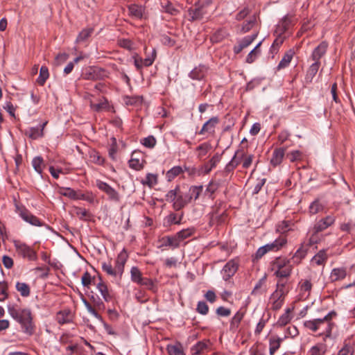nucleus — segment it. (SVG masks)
I'll use <instances>...</instances> for the list:
<instances>
[{
	"label": "nucleus",
	"mask_w": 355,
	"mask_h": 355,
	"mask_svg": "<svg viewBox=\"0 0 355 355\" xmlns=\"http://www.w3.org/2000/svg\"><path fill=\"white\" fill-rule=\"evenodd\" d=\"M7 309L9 315L20 324L21 331L24 334L28 336H33L35 334L36 327L30 309H22L15 304H8Z\"/></svg>",
	"instance_id": "1"
},
{
	"label": "nucleus",
	"mask_w": 355,
	"mask_h": 355,
	"mask_svg": "<svg viewBox=\"0 0 355 355\" xmlns=\"http://www.w3.org/2000/svg\"><path fill=\"white\" fill-rule=\"evenodd\" d=\"M336 315V312L332 311L322 318H317L305 321L304 322V326L313 332H317L318 329H319L322 325H325V333L327 334L326 338H331L332 329L335 327V323L332 322L331 320Z\"/></svg>",
	"instance_id": "2"
},
{
	"label": "nucleus",
	"mask_w": 355,
	"mask_h": 355,
	"mask_svg": "<svg viewBox=\"0 0 355 355\" xmlns=\"http://www.w3.org/2000/svg\"><path fill=\"white\" fill-rule=\"evenodd\" d=\"M128 254L123 249L117 256L115 260L114 267H113L110 262H103L102 270L108 275L114 277H117L121 279L124 272L125 264L127 261Z\"/></svg>",
	"instance_id": "3"
},
{
	"label": "nucleus",
	"mask_w": 355,
	"mask_h": 355,
	"mask_svg": "<svg viewBox=\"0 0 355 355\" xmlns=\"http://www.w3.org/2000/svg\"><path fill=\"white\" fill-rule=\"evenodd\" d=\"M165 197L167 202H173V208L175 211L182 209L191 202V196H188L187 193H182L178 185L168 191Z\"/></svg>",
	"instance_id": "4"
},
{
	"label": "nucleus",
	"mask_w": 355,
	"mask_h": 355,
	"mask_svg": "<svg viewBox=\"0 0 355 355\" xmlns=\"http://www.w3.org/2000/svg\"><path fill=\"white\" fill-rule=\"evenodd\" d=\"M270 269L274 275L279 279L288 278L293 271L291 260L286 257H277L270 262Z\"/></svg>",
	"instance_id": "5"
},
{
	"label": "nucleus",
	"mask_w": 355,
	"mask_h": 355,
	"mask_svg": "<svg viewBox=\"0 0 355 355\" xmlns=\"http://www.w3.org/2000/svg\"><path fill=\"white\" fill-rule=\"evenodd\" d=\"M335 222V217L333 216H327V217L322 218L318 221L313 227V234L311 236L309 241L310 243H317L315 235L333 225Z\"/></svg>",
	"instance_id": "6"
},
{
	"label": "nucleus",
	"mask_w": 355,
	"mask_h": 355,
	"mask_svg": "<svg viewBox=\"0 0 355 355\" xmlns=\"http://www.w3.org/2000/svg\"><path fill=\"white\" fill-rule=\"evenodd\" d=\"M109 72L101 67H89L86 69L85 72L83 73V78L87 80H99L107 78Z\"/></svg>",
	"instance_id": "7"
},
{
	"label": "nucleus",
	"mask_w": 355,
	"mask_h": 355,
	"mask_svg": "<svg viewBox=\"0 0 355 355\" xmlns=\"http://www.w3.org/2000/svg\"><path fill=\"white\" fill-rule=\"evenodd\" d=\"M15 211L26 223L37 227H42L43 225V223L37 217L32 214L24 206L16 203Z\"/></svg>",
	"instance_id": "8"
},
{
	"label": "nucleus",
	"mask_w": 355,
	"mask_h": 355,
	"mask_svg": "<svg viewBox=\"0 0 355 355\" xmlns=\"http://www.w3.org/2000/svg\"><path fill=\"white\" fill-rule=\"evenodd\" d=\"M15 247L17 254L29 261H35L37 258L36 252L29 245L19 241L15 242Z\"/></svg>",
	"instance_id": "9"
},
{
	"label": "nucleus",
	"mask_w": 355,
	"mask_h": 355,
	"mask_svg": "<svg viewBox=\"0 0 355 355\" xmlns=\"http://www.w3.org/2000/svg\"><path fill=\"white\" fill-rule=\"evenodd\" d=\"M96 185L99 190L105 193L107 195L108 199L110 200L114 201L116 202H119V200H120L119 193L114 188H112L110 185H109L107 183L103 182L100 180H97L96 181Z\"/></svg>",
	"instance_id": "10"
},
{
	"label": "nucleus",
	"mask_w": 355,
	"mask_h": 355,
	"mask_svg": "<svg viewBox=\"0 0 355 355\" xmlns=\"http://www.w3.org/2000/svg\"><path fill=\"white\" fill-rule=\"evenodd\" d=\"M239 266V261L237 259H232L227 262L221 270L223 279L227 281L233 277L238 270Z\"/></svg>",
	"instance_id": "11"
},
{
	"label": "nucleus",
	"mask_w": 355,
	"mask_h": 355,
	"mask_svg": "<svg viewBox=\"0 0 355 355\" xmlns=\"http://www.w3.org/2000/svg\"><path fill=\"white\" fill-rule=\"evenodd\" d=\"M206 8L204 5L196 3L188 10L189 20L191 21H200L207 14Z\"/></svg>",
	"instance_id": "12"
},
{
	"label": "nucleus",
	"mask_w": 355,
	"mask_h": 355,
	"mask_svg": "<svg viewBox=\"0 0 355 355\" xmlns=\"http://www.w3.org/2000/svg\"><path fill=\"white\" fill-rule=\"evenodd\" d=\"M244 156V150L243 149H239L236 151L234 157L231 161L225 166L224 172L230 173L232 172L234 168L241 163V159Z\"/></svg>",
	"instance_id": "13"
},
{
	"label": "nucleus",
	"mask_w": 355,
	"mask_h": 355,
	"mask_svg": "<svg viewBox=\"0 0 355 355\" xmlns=\"http://www.w3.org/2000/svg\"><path fill=\"white\" fill-rule=\"evenodd\" d=\"M98 280L99 281L97 283L94 282V285L96 286V288L100 292L103 300L106 302L112 301L113 299V295L111 291L108 289L107 284L102 280L100 276L98 277Z\"/></svg>",
	"instance_id": "14"
},
{
	"label": "nucleus",
	"mask_w": 355,
	"mask_h": 355,
	"mask_svg": "<svg viewBox=\"0 0 355 355\" xmlns=\"http://www.w3.org/2000/svg\"><path fill=\"white\" fill-rule=\"evenodd\" d=\"M281 291H275L270 297V301L272 304L271 309L273 311H277L280 309L284 304V295H282V293H281Z\"/></svg>",
	"instance_id": "15"
},
{
	"label": "nucleus",
	"mask_w": 355,
	"mask_h": 355,
	"mask_svg": "<svg viewBox=\"0 0 355 355\" xmlns=\"http://www.w3.org/2000/svg\"><path fill=\"white\" fill-rule=\"evenodd\" d=\"M220 122L218 116H213L206 121L202 125L201 130L199 131V135H205L208 132L209 134H214L215 132V128Z\"/></svg>",
	"instance_id": "16"
},
{
	"label": "nucleus",
	"mask_w": 355,
	"mask_h": 355,
	"mask_svg": "<svg viewBox=\"0 0 355 355\" xmlns=\"http://www.w3.org/2000/svg\"><path fill=\"white\" fill-rule=\"evenodd\" d=\"M46 124L47 121H45L40 127H31L26 130L24 133L31 139H37L44 136V129Z\"/></svg>",
	"instance_id": "17"
},
{
	"label": "nucleus",
	"mask_w": 355,
	"mask_h": 355,
	"mask_svg": "<svg viewBox=\"0 0 355 355\" xmlns=\"http://www.w3.org/2000/svg\"><path fill=\"white\" fill-rule=\"evenodd\" d=\"M328 48V43L322 41L313 51L311 58L314 62H320V58L324 56Z\"/></svg>",
	"instance_id": "18"
},
{
	"label": "nucleus",
	"mask_w": 355,
	"mask_h": 355,
	"mask_svg": "<svg viewBox=\"0 0 355 355\" xmlns=\"http://www.w3.org/2000/svg\"><path fill=\"white\" fill-rule=\"evenodd\" d=\"M258 33H254L251 35H248L245 37H243L239 43L238 45L234 46L233 51L235 54H239L242 51V50L248 46H250L253 41L256 39L257 37Z\"/></svg>",
	"instance_id": "19"
},
{
	"label": "nucleus",
	"mask_w": 355,
	"mask_h": 355,
	"mask_svg": "<svg viewBox=\"0 0 355 355\" xmlns=\"http://www.w3.org/2000/svg\"><path fill=\"white\" fill-rule=\"evenodd\" d=\"M83 302L85 306L86 307L87 311L90 314H92L94 317H95L96 319H98V320H100L101 322H103L104 324V327L106 329V330L107 331L108 334H113V332H112L110 330L111 327L103 320L102 316L98 313L96 310H95L93 308L92 304L86 299H83Z\"/></svg>",
	"instance_id": "20"
},
{
	"label": "nucleus",
	"mask_w": 355,
	"mask_h": 355,
	"mask_svg": "<svg viewBox=\"0 0 355 355\" xmlns=\"http://www.w3.org/2000/svg\"><path fill=\"white\" fill-rule=\"evenodd\" d=\"M56 320L60 324L73 322V314L69 309H64L57 313Z\"/></svg>",
	"instance_id": "21"
},
{
	"label": "nucleus",
	"mask_w": 355,
	"mask_h": 355,
	"mask_svg": "<svg viewBox=\"0 0 355 355\" xmlns=\"http://www.w3.org/2000/svg\"><path fill=\"white\" fill-rule=\"evenodd\" d=\"M207 73V67L205 65H199L195 67L189 73L191 78L197 80H202Z\"/></svg>",
	"instance_id": "22"
},
{
	"label": "nucleus",
	"mask_w": 355,
	"mask_h": 355,
	"mask_svg": "<svg viewBox=\"0 0 355 355\" xmlns=\"http://www.w3.org/2000/svg\"><path fill=\"white\" fill-rule=\"evenodd\" d=\"M285 155V148H279L275 149V150L272 153V157L270 159V164L273 166H277L279 165L284 157Z\"/></svg>",
	"instance_id": "23"
},
{
	"label": "nucleus",
	"mask_w": 355,
	"mask_h": 355,
	"mask_svg": "<svg viewBox=\"0 0 355 355\" xmlns=\"http://www.w3.org/2000/svg\"><path fill=\"white\" fill-rule=\"evenodd\" d=\"M162 243L160 247H170L173 249L177 248L180 246V243L175 236H166L161 239Z\"/></svg>",
	"instance_id": "24"
},
{
	"label": "nucleus",
	"mask_w": 355,
	"mask_h": 355,
	"mask_svg": "<svg viewBox=\"0 0 355 355\" xmlns=\"http://www.w3.org/2000/svg\"><path fill=\"white\" fill-rule=\"evenodd\" d=\"M259 14L254 13L250 16L249 19H247L242 25L241 33H245L250 31L257 24Z\"/></svg>",
	"instance_id": "25"
},
{
	"label": "nucleus",
	"mask_w": 355,
	"mask_h": 355,
	"mask_svg": "<svg viewBox=\"0 0 355 355\" xmlns=\"http://www.w3.org/2000/svg\"><path fill=\"white\" fill-rule=\"evenodd\" d=\"M210 342L209 340L198 341L191 348L192 355H200L209 347Z\"/></svg>",
	"instance_id": "26"
},
{
	"label": "nucleus",
	"mask_w": 355,
	"mask_h": 355,
	"mask_svg": "<svg viewBox=\"0 0 355 355\" xmlns=\"http://www.w3.org/2000/svg\"><path fill=\"white\" fill-rule=\"evenodd\" d=\"M221 157L222 154L216 153L208 162L205 164L203 166L205 173L208 174L214 168H215L218 163L220 162Z\"/></svg>",
	"instance_id": "27"
},
{
	"label": "nucleus",
	"mask_w": 355,
	"mask_h": 355,
	"mask_svg": "<svg viewBox=\"0 0 355 355\" xmlns=\"http://www.w3.org/2000/svg\"><path fill=\"white\" fill-rule=\"evenodd\" d=\"M347 276V270L345 268H334L330 274V279L332 282L343 279Z\"/></svg>",
	"instance_id": "28"
},
{
	"label": "nucleus",
	"mask_w": 355,
	"mask_h": 355,
	"mask_svg": "<svg viewBox=\"0 0 355 355\" xmlns=\"http://www.w3.org/2000/svg\"><path fill=\"white\" fill-rule=\"evenodd\" d=\"M166 351L169 355H185L182 344L179 342L175 345L169 344L166 346Z\"/></svg>",
	"instance_id": "29"
},
{
	"label": "nucleus",
	"mask_w": 355,
	"mask_h": 355,
	"mask_svg": "<svg viewBox=\"0 0 355 355\" xmlns=\"http://www.w3.org/2000/svg\"><path fill=\"white\" fill-rule=\"evenodd\" d=\"M327 254L325 250H320L311 259V263L317 266L324 265L327 260Z\"/></svg>",
	"instance_id": "30"
},
{
	"label": "nucleus",
	"mask_w": 355,
	"mask_h": 355,
	"mask_svg": "<svg viewBox=\"0 0 355 355\" xmlns=\"http://www.w3.org/2000/svg\"><path fill=\"white\" fill-rule=\"evenodd\" d=\"M32 166L34 170L42 176L43 170L46 167L43 158L41 156L35 157L32 160Z\"/></svg>",
	"instance_id": "31"
},
{
	"label": "nucleus",
	"mask_w": 355,
	"mask_h": 355,
	"mask_svg": "<svg viewBox=\"0 0 355 355\" xmlns=\"http://www.w3.org/2000/svg\"><path fill=\"white\" fill-rule=\"evenodd\" d=\"M243 316L244 313L243 312L237 311L236 313L230 321V329L231 331H236L238 329Z\"/></svg>",
	"instance_id": "32"
},
{
	"label": "nucleus",
	"mask_w": 355,
	"mask_h": 355,
	"mask_svg": "<svg viewBox=\"0 0 355 355\" xmlns=\"http://www.w3.org/2000/svg\"><path fill=\"white\" fill-rule=\"evenodd\" d=\"M294 53H295L294 51L291 49L288 51L284 54V55L282 58L281 61L279 62V63L277 66V69L279 70V69H284V68L288 67L293 59Z\"/></svg>",
	"instance_id": "33"
},
{
	"label": "nucleus",
	"mask_w": 355,
	"mask_h": 355,
	"mask_svg": "<svg viewBox=\"0 0 355 355\" xmlns=\"http://www.w3.org/2000/svg\"><path fill=\"white\" fill-rule=\"evenodd\" d=\"M196 232V229L193 227L184 229L175 234V236L180 243L181 241L191 236Z\"/></svg>",
	"instance_id": "34"
},
{
	"label": "nucleus",
	"mask_w": 355,
	"mask_h": 355,
	"mask_svg": "<svg viewBox=\"0 0 355 355\" xmlns=\"http://www.w3.org/2000/svg\"><path fill=\"white\" fill-rule=\"evenodd\" d=\"M16 290L24 297H27L31 294V288L29 285L25 282H17L15 285Z\"/></svg>",
	"instance_id": "35"
},
{
	"label": "nucleus",
	"mask_w": 355,
	"mask_h": 355,
	"mask_svg": "<svg viewBox=\"0 0 355 355\" xmlns=\"http://www.w3.org/2000/svg\"><path fill=\"white\" fill-rule=\"evenodd\" d=\"M128 10L132 16L137 19H141L143 17L144 8L137 4H131L128 7Z\"/></svg>",
	"instance_id": "36"
},
{
	"label": "nucleus",
	"mask_w": 355,
	"mask_h": 355,
	"mask_svg": "<svg viewBox=\"0 0 355 355\" xmlns=\"http://www.w3.org/2000/svg\"><path fill=\"white\" fill-rule=\"evenodd\" d=\"M283 339L276 336H271L269 338L270 355H274L275 352L280 347Z\"/></svg>",
	"instance_id": "37"
},
{
	"label": "nucleus",
	"mask_w": 355,
	"mask_h": 355,
	"mask_svg": "<svg viewBox=\"0 0 355 355\" xmlns=\"http://www.w3.org/2000/svg\"><path fill=\"white\" fill-rule=\"evenodd\" d=\"M142 273L137 266H133L130 269V279L131 281L134 283H136L139 285L141 281L143 279Z\"/></svg>",
	"instance_id": "38"
},
{
	"label": "nucleus",
	"mask_w": 355,
	"mask_h": 355,
	"mask_svg": "<svg viewBox=\"0 0 355 355\" xmlns=\"http://www.w3.org/2000/svg\"><path fill=\"white\" fill-rule=\"evenodd\" d=\"M321 64L320 62H314L309 68L306 75V79L311 81L314 76L316 75L320 66Z\"/></svg>",
	"instance_id": "39"
},
{
	"label": "nucleus",
	"mask_w": 355,
	"mask_h": 355,
	"mask_svg": "<svg viewBox=\"0 0 355 355\" xmlns=\"http://www.w3.org/2000/svg\"><path fill=\"white\" fill-rule=\"evenodd\" d=\"M49 77V69L46 66H42L40 70V75L37 79V83L43 86Z\"/></svg>",
	"instance_id": "40"
},
{
	"label": "nucleus",
	"mask_w": 355,
	"mask_h": 355,
	"mask_svg": "<svg viewBox=\"0 0 355 355\" xmlns=\"http://www.w3.org/2000/svg\"><path fill=\"white\" fill-rule=\"evenodd\" d=\"M327 351L324 344H317L313 346L309 351V355H324Z\"/></svg>",
	"instance_id": "41"
},
{
	"label": "nucleus",
	"mask_w": 355,
	"mask_h": 355,
	"mask_svg": "<svg viewBox=\"0 0 355 355\" xmlns=\"http://www.w3.org/2000/svg\"><path fill=\"white\" fill-rule=\"evenodd\" d=\"M94 28H87L82 30L78 34L76 42L77 43L83 42L87 40L93 33Z\"/></svg>",
	"instance_id": "42"
},
{
	"label": "nucleus",
	"mask_w": 355,
	"mask_h": 355,
	"mask_svg": "<svg viewBox=\"0 0 355 355\" xmlns=\"http://www.w3.org/2000/svg\"><path fill=\"white\" fill-rule=\"evenodd\" d=\"M211 145L208 142H205L199 145L196 148V151L198 152V157L202 159L204 156H205L207 153L211 150Z\"/></svg>",
	"instance_id": "43"
},
{
	"label": "nucleus",
	"mask_w": 355,
	"mask_h": 355,
	"mask_svg": "<svg viewBox=\"0 0 355 355\" xmlns=\"http://www.w3.org/2000/svg\"><path fill=\"white\" fill-rule=\"evenodd\" d=\"M307 253V249L303 246L300 247L294 254L292 260L294 263H300L302 259H304Z\"/></svg>",
	"instance_id": "44"
},
{
	"label": "nucleus",
	"mask_w": 355,
	"mask_h": 355,
	"mask_svg": "<svg viewBox=\"0 0 355 355\" xmlns=\"http://www.w3.org/2000/svg\"><path fill=\"white\" fill-rule=\"evenodd\" d=\"M202 189H203V187L201 185L200 186H191L187 192L188 196H191V201L193 199L197 200L199 198L200 193H202Z\"/></svg>",
	"instance_id": "45"
},
{
	"label": "nucleus",
	"mask_w": 355,
	"mask_h": 355,
	"mask_svg": "<svg viewBox=\"0 0 355 355\" xmlns=\"http://www.w3.org/2000/svg\"><path fill=\"white\" fill-rule=\"evenodd\" d=\"M75 211L77 216L81 220H88L92 217L91 213L85 208L76 207Z\"/></svg>",
	"instance_id": "46"
},
{
	"label": "nucleus",
	"mask_w": 355,
	"mask_h": 355,
	"mask_svg": "<svg viewBox=\"0 0 355 355\" xmlns=\"http://www.w3.org/2000/svg\"><path fill=\"white\" fill-rule=\"evenodd\" d=\"M89 159L92 162L98 165H102L104 163V158L95 150L89 151Z\"/></svg>",
	"instance_id": "47"
},
{
	"label": "nucleus",
	"mask_w": 355,
	"mask_h": 355,
	"mask_svg": "<svg viewBox=\"0 0 355 355\" xmlns=\"http://www.w3.org/2000/svg\"><path fill=\"white\" fill-rule=\"evenodd\" d=\"M162 7L165 12L171 15H177L179 13V10L168 1H166L165 3H162Z\"/></svg>",
	"instance_id": "48"
},
{
	"label": "nucleus",
	"mask_w": 355,
	"mask_h": 355,
	"mask_svg": "<svg viewBox=\"0 0 355 355\" xmlns=\"http://www.w3.org/2000/svg\"><path fill=\"white\" fill-rule=\"evenodd\" d=\"M183 173V170L181 166H173L172 168H171L169 171L166 173V178L168 181H171L173 180L175 177Z\"/></svg>",
	"instance_id": "49"
},
{
	"label": "nucleus",
	"mask_w": 355,
	"mask_h": 355,
	"mask_svg": "<svg viewBox=\"0 0 355 355\" xmlns=\"http://www.w3.org/2000/svg\"><path fill=\"white\" fill-rule=\"evenodd\" d=\"M139 285L145 286L147 289L153 292L157 291V286L154 281L152 279L148 277H143Z\"/></svg>",
	"instance_id": "50"
},
{
	"label": "nucleus",
	"mask_w": 355,
	"mask_h": 355,
	"mask_svg": "<svg viewBox=\"0 0 355 355\" xmlns=\"http://www.w3.org/2000/svg\"><path fill=\"white\" fill-rule=\"evenodd\" d=\"M8 297V284L6 282H0V302H3Z\"/></svg>",
	"instance_id": "51"
},
{
	"label": "nucleus",
	"mask_w": 355,
	"mask_h": 355,
	"mask_svg": "<svg viewBox=\"0 0 355 355\" xmlns=\"http://www.w3.org/2000/svg\"><path fill=\"white\" fill-rule=\"evenodd\" d=\"M182 218H183V213H182L179 217H178L176 214L171 213L166 217L165 220H166V222L168 223V225H171V224H178L179 225L181 223Z\"/></svg>",
	"instance_id": "52"
},
{
	"label": "nucleus",
	"mask_w": 355,
	"mask_h": 355,
	"mask_svg": "<svg viewBox=\"0 0 355 355\" xmlns=\"http://www.w3.org/2000/svg\"><path fill=\"white\" fill-rule=\"evenodd\" d=\"M157 182V175L153 173H148L146 176L145 180L141 181V183L144 185H148L150 187H152L153 185L156 184Z\"/></svg>",
	"instance_id": "53"
},
{
	"label": "nucleus",
	"mask_w": 355,
	"mask_h": 355,
	"mask_svg": "<svg viewBox=\"0 0 355 355\" xmlns=\"http://www.w3.org/2000/svg\"><path fill=\"white\" fill-rule=\"evenodd\" d=\"M90 300H92L93 304H94V309L96 310H105V306L103 302V301L98 297V296H94L92 295L90 297Z\"/></svg>",
	"instance_id": "54"
},
{
	"label": "nucleus",
	"mask_w": 355,
	"mask_h": 355,
	"mask_svg": "<svg viewBox=\"0 0 355 355\" xmlns=\"http://www.w3.org/2000/svg\"><path fill=\"white\" fill-rule=\"evenodd\" d=\"M323 209L322 205L318 200H315L312 202L309 206V213L311 214H316Z\"/></svg>",
	"instance_id": "55"
},
{
	"label": "nucleus",
	"mask_w": 355,
	"mask_h": 355,
	"mask_svg": "<svg viewBox=\"0 0 355 355\" xmlns=\"http://www.w3.org/2000/svg\"><path fill=\"white\" fill-rule=\"evenodd\" d=\"M60 193L72 200H76L78 191L73 190L71 188H62Z\"/></svg>",
	"instance_id": "56"
},
{
	"label": "nucleus",
	"mask_w": 355,
	"mask_h": 355,
	"mask_svg": "<svg viewBox=\"0 0 355 355\" xmlns=\"http://www.w3.org/2000/svg\"><path fill=\"white\" fill-rule=\"evenodd\" d=\"M290 309H287L286 312L279 317L277 321V324L279 326H285L291 321V318L290 317Z\"/></svg>",
	"instance_id": "57"
},
{
	"label": "nucleus",
	"mask_w": 355,
	"mask_h": 355,
	"mask_svg": "<svg viewBox=\"0 0 355 355\" xmlns=\"http://www.w3.org/2000/svg\"><path fill=\"white\" fill-rule=\"evenodd\" d=\"M92 279L94 280L93 283L95 282H94L95 277H92L90 273L88 271H85L83 273L82 278H81L82 284L83 285V286L89 288V286L92 283Z\"/></svg>",
	"instance_id": "58"
},
{
	"label": "nucleus",
	"mask_w": 355,
	"mask_h": 355,
	"mask_svg": "<svg viewBox=\"0 0 355 355\" xmlns=\"http://www.w3.org/2000/svg\"><path fill=\"white\" fill-rule=\"evenodd\" d=\"M287 243V239L285 236H280L277 239H276L272 244L274 245L276 251L279 250L282 248Z\"/></svg>",
	"instance_id": "59"
},
{
	"label": "nucleus",
	"mask_w": 355,
	"mask_h": 355,
	"mask_svg": "<svg viewBox=\"0 0 355 355\" xmlns=\"http://www.w3.org/2000/svg\"><path fill=\"white\" fill-rule=\"evenodd\" d=\"M94 198V196L91 192H86L85 193L78 192L76 200H83L89 203H93Z\"/></svg>",
	"instance_id": "60"
},
{
	"label": "nucleus",
	"mask_w": 355,
	"mask_h": 355,
	"mask_svg": "<svg viewBox=\"0 0 355 355\" xmlns=\"http://www.w3.org/2000/svg\"><path fill=\"white\" fill-rule=\"evenodd\" d=\"M266 182V178H258L257 180V182L255 185L252 187V195H256L257 194L261 189H262L263 186L265 184Z\"/></svg>",
	"instance_id": "61"
},
{
	"label": "nucleus",
	"mask_w": 355,
	"mask_h": 355,
	"mask_svg": "<svg viewBox=\"0 0 355 355\" xmlns=\"http://www.w3.org/2000/svg\"><path fill=\"white\" fill-rule=\"evenodd\" d=\"M129 166L132 169L139 171L144 167V165L142 162H140L139 159L132 157L129 160Z\"/></svg>",
	"instance_id": "62"
},
{
	"label": "nucleus",
	"mask_w": 355,
	"mask_h": 355,
	"mask_svg": "<svg viewBox=\"0 0 355 355\" xmlns=\"http://www.w3.org/2000/svg\"><path fill=\"white\" fill-rule=\"evenodd\" d=\"M284 39L281 37H277L273 43L272 44V46L270 47V52L271 53H277L279 48L280 46L283 44Z\"/></svg>",
	"instance_id": "63"
},
{
	"label": "nucleus",
	"mask_w": 355,
	"mask_h": 355,
	"mask_svg": "<svg viewBox=\"0 0 355 355\" xmlns=\"http://www.w3.org/2000/svg\"><path fill=\"white\" fill-rule=\"evenodd\" d=\"M141 144L147 148H152L156 144V139L153 136L150 135L144 138Z\"/></svg>",
	"instance_id": "64"
}]
</instances>
